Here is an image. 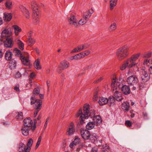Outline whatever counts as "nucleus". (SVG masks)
Masks as SVG:
<instances>
[{"instance_id":"nucleus-1","label":"nucleus","mask_w":152,"mask_h":152,"mask_svg":"<svg viewBox=\"0 0 152 152\" xmlns=\"http://www.w3.org/2000/svg\"><path fill=\"white\" fill-rule=\"evenodd\" d=\"M83 113L82 109H80L77 111L75 114L76 117H80L79 123L81 124L85 123V119H87L89 117H92L94 115L95 112L93 110H90L89 104H85L83 107Z\"/></svg>"},{"instance_id":"nucleus-2","label":"nucleus","mask_w":152,"mask_h":152,"mask_svg":"<svg viewBox=\"0 0 152 152\" xmlns=\"http://www.w3.org/2000/svg\"><path fill=\"white\" fill-rule=\"evenodd\" d=\"M129 48L126 46L121 47L117 49L116 55L117 58L121 61L126 58L129 55Z\"/></svg>"},{"instance_id":"nucleus-3","label":"nucleus","mask_w":152,"mask_h":152,"mask_svg":"<svg viewBox=\"0 0 152 152\" xmlns=\"http://www.w3.org/2000/svg\"><path fill=\"white\" fill-rule=\"evenodd\" d=\"M140 55V53L133 55L125 61L128 65V69L135 67H136V71H138L139 68L137 66L138 64L136 63V61Z\"/></svg>"},{"instance_id":"nucleus-4","label":"nucleus","mask_w":152,"mask_h":152,"mask_svg":"<svg viewBox=\"0 0 152 152\" xmlns=\"http://www.w3.org/2000/svg\"><path fill=\"white\" fill-rule=\"evenodd\" d=\"M31 8L33 10L32 18L33 22L35 24H38L39 20V12L38 11L37 5L35 1H32L31 3Z\"/></svg>"},{"instance_id":"nucleus-5","label":"nucleus","mask_w":152,"mask_h":152,"mask_svg":"<svg viewBox=\"0 0 152 152\" xmlns=\"http://www.w3.org/2000/svg\"><path fill=\"white\" fill-rule=\"evenodd\" d=\"M93 13V11L92 9L91 10H88L85 12L83 15L82 18L79 20L77 23V28L80 26V25H85L91 15Z\"/></svg>"},{"instance_id":"nucleus-6","label":"nucleus","mask_w":152,"mask_h":152,"mask_svg":"<svg viewBox=\"0 0 152 152\" xmlns=\"http://www.w3.org/2000/svg\"><path fill=\"white\" fill-rule=\"evenodd\" d=\"M69 66V63L66 60L61 62L60 65L57 69V72L59 73L61 72L62 71L65 69L67 68Z\"/></svg>"},{"instance_id":"nucleus-7","label":"nucleus","mask_w":152,"mask_h":152,"mask_svg":"<svg viewBox=\"0 0 152 152\" xmlns=\"http://www.w3.org/2000/svg\"><path fill=\"white\" fill-rule=\"evenodd\" d=\"M75 132V125L72 122H71L67 129L66 134L68 136H71Z\"/></svg>"},{"instance_id":"nucleus-8","label":"nucleus","mask_w":152,"mask_h":152,"mask_svg":"<svg viewBox=\"0 0 152 152\" xmlns=\"http://www.w3.org/2000/svg\"><path fill=\"white\" fill-rule=\"evenodd\" d=\"M20 11L24 16L27 19L30 18V13L28 10L24 6L20 5L19 7Z\"/></svg>"},{"instance_id":"nucleus-9","label":"nucleus","mask_w":152,"mask_h":152,"mask_svg":"<svg viewBox=\"0 0 152 152\" xmlns=\"http://www.w3.org/2000/svg\"><path fill=\"white\" fill-rule=\"evenodd\" d=\"M3 43L4 47L6 48L12 47L14 44L13 40L10 38H6L5 40H4Z\"/></svg>"},{"instance_id":"nucleus-10","label":"nucleus","mask_w":152,"mask_h":152,"mask_svg":"<svg viewBox=\"0 0 152 152\" xmlns=\"http://www.w3.org/2000/svg\"><path fill=\"white\" fill-rule=\"evenodd\" d=\"M88 47L89 45H87L86 44L80 45L72 50L71 53H72L80 51L84 49L88 48Z\"/></svg>"},{"instance_id":"nucleus-11","label":"nucleus","mask_w":152,"mask_h":152,"mask_svg":"<svg viewBox=\"0 0 152 152\" xmlns=\"http://www.w3.org/2000/svg\"><path fill=\"white\" fill-rule=\"evenodd\" d=\"M138 81L136 75H132L128 77L127 80V82L128 84L130 85H133L136 84Z\"/></svg>"},{"instance_id":"nucleus-12","label":"nucleus","mask_w":152,"mask_h":152,"mask_svg":"<svg viewBox=\"0 0 152 152\" xmlns=\"http://www.w3.org/2000/svg\"><path fill=\"white\" fill-rule=\"evenodd\" d=\"M80 134L84 140L88 139L91 136V134L88 130L83 129L81 130Z\"/></svg>"},{"instance_id":"nucleus-13","label":"nucleus","mask_w":152,"mask_h":152,"mask_svg":"<svg viewBox=\"0 0 152 152\" xmlns=\"http://www.w3.org/2000/svg\"><path fill=\"white\" fill-rule=\"evenodd\" d=\"M141 78L143 82H147L150 79V76L145 70H142L141 71Z\"/></svg>"},{"instance_id":"nucleus-14","label":"nucleus","mask_w":152,"mask_h":152,"mask_svg":"<svg viewBox=\"0 0 152 152\" xmlns=\"http://www.w3.org/2000/svg\"><path fill=\"white\" fill-rule=\"evenodd\" d=\"M31 105L34 104H35L34 107H38V105L40 104V106H42V101L40 99H37L35 97H31Z\"/></svg>"},{"instance_id":"nucleus-15","label":"nucleus","mask_w":152,"mask_h":152,"mask_svg":"<svg viewBox=\"0 0 152 152\" xmlns=\"http://www.w3.org/2000/svg\"><path fill=\"white\" fill-rule=\"evenodd\" d=\"M113 91V95L115 99L118 101H121L123 99L121 93L120 92H119L116 89L115 91H114V90Z\"/></svg>"},{"instance_id":"nucleus-16","label":"nucleus","mask_w":152,"mask_h":152,"mask_svg":"<svg viewBox=\"0 0 152 152\" xmlns=\"http://www.w3.org/2000/svg\"><path fill=\"white\" fill-rule=\"evenodd\" d=\"M68 21L71 25H73L75 27L77 28V20L75 16H71L69 19Z\"/></svg>"},{"instance_id":"nucleus-17","label":"nucleus","mask_w":152,"mask_h":152,"mask_svg":"<svg viewBox=\"0 0 152 152\" xmlns=\"http://www.w3.org/2000/svg\"><path fill=\"white\" fill-rule=\"evenodd\" d=\"M90 117L91 118L93 117V122L97 126L100 125L102 122V118L99 115L96 116L94 115L91 117Z\"/></svg>"},{"instance_id":"nucleus-18","label":"nucleus","mask_w":152,"mask_h":152,"mask_svg":"<svg viewBox=\"0 0 152 152\" xmlns=\"http://www.w3.org/2000/svg\"><path fill=\"white\" fill-rule=\"evenodd\" d=\"M12 34V32L10 28L5 29L1 33L2 37H5L6 38L10 37Z\"/></svg>"},{"instance_id":"nucleus-19","label":"nucleus","mask_w":152,"mask_h":152,"mask_svg":"<svg viewBox=\"0 0 152 152\" xmlns=\"http://www.w3.org/2000/svg\"><path fill=\"white\" fill-rule=\"evenodd\" d=\"M24 126L27 127H30L32 126L33 122L30 118H28L25 119L23 121Z\"/></svg>"},{"instance_id":"nucleus-20","label":"nucleus","mask_w":152,"mask_h":152,"mask_svg":"<svg viewBox=\"0 0 152 152\" xmlns=\"http://www.w3.org/2000/svg\"><path fill=\"white\" fill-rule=\"evenodd\" d=\"M12 28L14 29V33L16 36H18L22 30L21 28L17 25H13Z\"/></svg>"},{"instance_id":"nucleus-21","label":"nucleus","mask_w":152,"mask_h":152,"mask_svg":"<svg viewBox=\"0 0 152 152\" xmlns=\"http://www.w3.org/2000/svg\"><path fill=\"white\" fill-rule=\"evenodd\" d=\"M121 90L125 95H128L130 93V88L129 86L124 85L122 87Z\"/></svg>"},{"instance_id":"nucleus-22","label":"nucleus","mask_w":152,"mask_h":152,"mask_svg":"<svg viewBox=\"0 0 152 152\" xmlns=\"http://www.w3.org/2000/svg\"><path fill=\"white\" fill-rule=\"evenodd\" d=\"M11 14L8 13H4L3 14V19L5 21H9L12 18Z\"/></svg>"},{"instance_id":"nucleus-23","label":"nucleus","mask_w":152,"mask_h":152,"mask_svg":"<svg viewBox=\"0 0 152 152\" xmlns=\"http://www.w3.org/2000/svg\"><path fill=\"white\" fill-rule=\"evenodd\" d=\"M117 29V24L115 22L111 23L108 28V30L110 32L114 31Z\"/></svg>"},{"instance_id":"nucleus-24","label":"nucleus","mask_w":152,"mask_h":152,"mask_svg":"<svg viewBox=\"0 0 152 152\" xmlns=\"http://www.w3.org/2000/svg\"><path fill=\"white\" fill-rule=\"evenodd\" d=\"M26 145L22 142H20L18 146V150L20 152H25L26 150Z\"/></svg>"},{"instance_id":"nucleus-25","label":"nucleus","mask_w":152,"mask_h":152,"mask_svg":"<svg viewBox=\"0 0 152 152\" xmlns=\"http://www.w3.org/2000/svg\"><path fill=\"white\" fill-rule=\"evenodd\" d=\"M15 42L17 43L20 49L21 50L24 49V44L21 41L17 39L15 40Z\"/></svg>"},{"instance_id":"nucleus-26","label":"nucleus","mask_w":152,"mask_h":152,"mask_svg":"<svg viewBox=\"0 0 152 152\" xmlns=\"http://www.w3.org/2000/svg\"><path fill=\"white\" fill-rule=\"evenodd\" d=\"M98 102L100 105H102L107 103L108 100L107 98L102 97L100 99Z\"/></svg>"},{"instance_id":"nucleus-27","label":"nucleus","mask_w":152,"mask_h":152,"mask_svg":"<svg viewBox=\"0 0 152 152\" xmlns=\"http://www.w3.org/2000/svg\"><path fill=\"white\" fill-rule=\"evenodd\" d=\"M21 60L23 64L25 66H28L30 65V61L28 58H26L23 56L21 58Z\"/></svg>"},{"instance_id":"nucleus-28","label":"nucleus","mask_w":152,"mask_h":152,"mask_svg":"<svg viewBox=\"0 0 152 152\" xmlns=\"http://www.w3.org/2000/svg\"><path fill=\"white\" fill-rule=\"evenodd\" d=\"M91 140L93 142H97L99 137L95 133H93L91 134V136L90 137Z\"/></svg>"},{"instance_id":"nucleus-29","label":"nucleus","mask_w":152,"mask_h":152,"mask_svg":"<svg viewBox=\"0 0 152 152\" xmlns=\"http://www.w3.org/2000/svg\"><path fill=\"white\" fill-rule=\"evenodd\" d=\"M101 147V148L102 149V152H108L110 150V148L109 146H107L106 144L105 145H99Z\"/></svg>"},{"instance_id":"nucleus-30","label":"nucleus","mask_w":152,"mask_h":152,"mask_svg":"<svg viewBox=\"0 0 152 152\" xmlns=\"http://www.w3.org/2000/svg\"><path fill=\"white\" fill-rule=\"evenodd\" d=\"M117 1L118 0H110V10H112L114 7L116 5Z\"/></svg>"},{"instance_id":"nucleus-31","label":"nucleus","mask_w":152,"mask_h":152,"mask_svg":"<svg viewBox=\"0 0 152 152\" xmlns=\"http://www.w3.org/2000/svg\"><path fill=\"white\" fill-rule=\"evenodd\" d=\"M12 53L9 51H7L6 52L5 57V58L7 60L10 61L12 59Z\"/></svg>"},{"instance_id":"nucleus-32","label":"nucleus","mask_w":152,"mask_h":152,"mask_svg":"<svg viewBox=\"0 0 152 152\" xmlns=\"http://www.w3.org/2000/svg\"><path fill=\"white\" fill-rule=\"evenodd\" d=\"M34 67L37 69H41V65L40 64V61L38 59H37L34 63Z\"/></svg>"},{"instance_id":"nucleus-33","label":"nucleus","mask_w":152,"mask_h":152,"mask_svg":"<svg viewBox=\"0 0 152 152\" xmlns=\"http://www.w3.org/2000/svg\"><path fill=\"white\" fill-rule=\"evenodd\" d=\"M16 65V61L12 59L10 60L9 63V65L10 68L11 69H13L15 68Z\"/></svg>"},{"instance_id":"nucleus-34","label":"nucleus","mask_w":152,"mask_h":152,"mask_svg":"<svg viewBox=\"0 0 152 152\" xmlns=\"http://www.w3.org/2000/svg\"><path fill=\"white\" fill-rule=\"evenodd\" d=\"M28 130V127L25 126L23 127L21 129L22 132L23 134L25 136H27L29 134Z\"/></svg>"},{"instance_id":"nucleus-35","label":"nucleus","mask_w":152,"mask_h":152,"mask_svg":"<svg viewBox=\"0 0 152 152\" xmlns=\"http://www.w3.org/2000/svg\"><path fill=\"white\" fill-rule=\"evenodd\" d=\"M95 125L93 121L90 122L87 124L86 126V127L87 129L91 130L94 127Z\"/></svg>"},{"instance_id":"nucleus-36","label":"nucleus","mask_w":152,"mask_h":152,"mask_svg":"<svg viewBox=\"0 0 152 152\" xmlns=\"http://www.w3.org/2000/svg\"><path fill=\"white\" fill-rule=\"evenodd\" d=\"M118 80H117L116 77V76L114 75L113 76V78L112 79V83H111V86L112 87L115 86V83H116V85H118Z\"/></svg>"},{"instance_id":"nucleus-37","label":"nucleus","mask_w":152,"mask_h":152,"mask_svg":"<svg viewBox=\"0 0 152 152\" xmlns=\"http://www.w3.org/2000/svg\"><path fill=\"white\" fill-rule=\"evenodd\" d=\"M152 53L151 52H145L142 54L141 56L142 58H148L151 57Z\"/></svg>"},{"instance_id":"nucleus-38","label":"nucleus","mask_w":152,"mask_h":152,"mask_svg":"<svg viewBox=\"0 0 152 152\" xmlns=\"http://www.w3.org/2000/svg\"><path fill=\"white\" fill-rule=\"evenodd\" d=\"M5 6L7 9H11L12 7V2L9 0H7L5 3Z\"/></svg>"},{"instance_id":"nucleus-39","label":"nucleus","mask_w":152,"mask_h":152,"mask_svg":"<svg viewBox=\"0 0 152 152\" xmlns=\"http://www.w3.org/2000/svg\"><path fill=\"white\" fill-rule=\"evenodd\" d=\"M143 64L144 65H148L149 66V65H152V59H145L144 60Z\"/></svg>"},{"instance_id":"nucleus-40","label":"nucleus","mask_w":152,"mask_h":152,"mask_svg":"<svg viewBox=\"0 0 152 152\" xmlns=\"http://www.w3.org/2000/svg\"><path fill=\"white\" fill-rule=\"evenodd\" d=\"M42 107V106H40V105H38V107H35L34 108L35 109V110L34 113V117H35L37 115L38 112L41 109Z\"/></svg>"},{"instance_id":"nucleus-41","label":"nucleus","mask_w":152,"mask_h":152,"mask_svg":"<svg viewBox=\"0 0 152 152\" xmlns=\"http://www.w3.org/2000/svg\"><path fill=\"white\" fill-rule=\"evenodd\" d=\"M14 52L17 56L20 57V58L23 56L20 51L17 48H15L14 49Z\"/></svg>"},{"instance_id":"nucleus-42","label":"nucleus","mask_w":152,"mask_h":152,"mask_svg":"<svg viewBox=\"0 0 152 152\" xmlns=\"http://www.w3.org/2000/svg\"><path fill=\"white\" fill-rule=\"evenodd\" d=\"M122 108L126 111H128L129 110V105L125 102H123L122 104Z\"/></svg>"},{"instance_id":"nucleus-43","label":"nucleus","mask_w":152,"mask_h":152,"mask_svg":"<svg viewBox=\"0 0 152 152\" xmlns=\"http://www.w3.org/2000/svg\"><path fill=\"white\" fill-rule=\"evenodd\" d=\"M31 31L30 32V36L29 37L28 41L30 43V45L32 46L34 43L35 42V41L34 39L32 38L31 37Z\"/></svg>"},{"instance_id":"nucleus-44","label":"nucleus","mask_w":152,"mask_h":152,"mask_svg":"<svg viewBox=\"0 0 152 152\" xmlns=\"http://www.w3.org/2000/svg\"><path fill=\"white\" fill-rule=\"evenodd\" d=\"M81 58V57H80L79 56V55L78 54L77 55L71 57L70 58V59L71 60H73L74 59L75 60H77L78 59H80Z\"/></svg>"},{"instance_id":"nucleus-45","label":"nucleus","mask_w":152,"mask_h":152,"mask_svg":"<svg viewBox=\"0 0 152 152\" xmlns=\"http://www.w3.org/2000/svg\"><path fill=\"white\" fill-rule=\"evenodd\" d=\"M126 68H128V65L126 64L125 61H124V64L121 66L120 69L122 70H124Z\"/></svg>"},{"instance_id":"nucleus-46","label":"nucleus","mask_w":152,"mask_h":152,"mask_svg":"<svg viewBox=\"0 0 152 152\" xmlns=\"http://www.w3.org/2000/svg\"><path fill=\"white\" fill-rule=\"evenodd\" d=\"M16 117L17 119H23V113L22 112L18 113Z\"/></svg>"},{"instance_id":"nucleus-47","label":"nucleus","mask_w":152,"mask_h":152,"mask_svg":"<svg viewBox=\"0 0 152 152\" xmlns=\"http://www.w3.org/2000/svg\"><path fill=\"white\" fill-rule=\"evenodd\" d=\"M33 94H34L37 95L39 94V89L38 88H35L33 92Z\"/></svg>"},{"instance_id":"nucleus-48","label":"nucleus","mask_w":152,"mask_h":152,"mask_svg":"<svg viewBox=\"0 0 152 152\" xmlns=\"http://www.w3.org/2000/svg\"><path fill=\"white\" fill-rule=\"evenodd\" d=\"M98 97V92L96 91L94 94V97L93 98V100L94 101H96L97 100Z\"/></svg>"},{"instance_id":"nucleus-49","label":"nucleus","mask_w":152,"mask_h":152,"mask_svg":"<svg viewBox=\"0 0 152 152\" xmlns=\"http://www.w3.org/2000/svg\"><path fill=\"white\" fill-rule=\"evenodd\" d=\"M80 141V138H75L74 140V141H73L74 143L75 144V145H77V144L79 143Z\"/></svg>"},{"instance_id":"nucleus-50","label":"nucleus","mask_w":152,"mask_h":152,"mask_svg":"<svg viewBox=\"0 0 152 152\" xmlns=\"http://www.w3.org/2000/svg\"><path fill=\"white\" fill-rule=\"evenodd\" d=\"M125 125L128 126L130 127L132 126V122L129 120H127L125 121Z\"/></svg>"},{"instance_id":"nucleus-51","label":"nucleus","mask_w":152,"mask_h":152,"mask_svg":"<svg viewBox=\"0 0 152 152\" xmlns=\"http://www.w3.org/2000/svg\"><path fill=\"white\" fill-rule=\"evenodd\" d=\"M115 99L114 96L112 97H110L108 99V102H110V103H113L115 101Z\"/></svg>"},{"instance_id":"nucleus-52","label":"nucleus","mask_w":152,"mask_h":152,"mask_svg":"<svg viewBox=\"0 0 152 152\" xmlns=\"http://www.w3.org/2000/svg\"><path fill=\"white\" fill-rule=\"evenodd\" d=\"M103 79V77H101L100 78H98V79H97V80H94V81L93 83H98L99 82H100Z\"/></svg>"},{"instance_id":"nucleus-53","label":"nucleus","mask_w":152,"mask_h":152,"mask_svg":"<svg viewBox=\"0 0 152 152\" xmlns=\"http://www.w3.org/2000/svg\"><path fill=\"white\" fill-rule=\"evenodd\" d=\"M50 119V118L49 117H48L46 118V121L45 124L44 126V129H45L46 128V127H47L48 124V121Z\"/></svg>"},{"instance_id":"nucleus-54","label":"nucleus","mask_w":152,"mask_h":152,"mask_svg":"<svg viewBox=\"0 0 152 152\" xmlns=\"http://www.w3.org/2000/svg\"><path fill=\"white\" fill-rule=\"evenodd\" d=\"M15 76L16 78H20L21 76V74L19 72H17L16 73Z\"/></svg>"},{"instance_id":"nucleus-55","label":"nucleus","mask_w":152,"mask_h":152,"mask_svg":"<svg viewBox=\"0 0 152 152\" xmlns=\"http://www.w3.org/2000/svg\"><path fill=\"white\" fill-rule=\"evenodd\" d=\"M22 71L24 72L22 74L24 76H27L28 74L27 71L24 68L21 70Z\"/></svg>"},{"instance_id":"nucleus-56","label":"nucleus","mask_w":152,"mask_h":152,"mask_svg":"<svg viewBox=\"0 0 152 152\" xmlns=\"http://www.w3.org/2000/svg\"><path fill=\"white\" fill-rule=\"evenodd\" d=\"M76 145H75V143H74L73 142H72L70 144L69 146L72 149H74L75 148V147Z\"/></svg>"},{"instance_id":"nucleus-57","label":"nucleus","mask_w":152,"mask_h":152,"mask_svg":"<svg viewBox=\"0 0 152 152\" xmlns=\"http://www.w3.org/2000/svg\"><path fill=\"white\" fill-rule=\"evenodd\" d=\"M98 149L96 147H94L93 148L91 151V152H97Z\"/></svg>"},{"instance_id":"nucleus-58","label":"nucleus","mask_w":152,"mask_h":152,"mask_svg":"<svg viewBox=\"0 0 152 152\" xmlns=\"http://www.w3.org/2000/svg\"><path fill=\"white\" fill-rule=\"evenodd\" d=\"M19 87V85H16V86L14 87V89L16 91L18 92L20 91Z\"/></svg>"},{"instance_id":"nucleus-59","label":"nucleus","mask_w":152,"mask_h":152,"mask_svg":"<svg viewBox=\"0 0 152 152\" xmlns=\"http://www.w3.org/2000/svg\"><path fill=\"white\" fill-rule=\"evenodd\" d=\"M84 56H87L89 55L91 52L89 50H87L84 51Z\"/></svg>"},{"instance_id":"nucleus-60","label":"nucleus","mask_w":152,"mask_h":152,"mask_svg":"<svg viewBox=\"0 0 152 152\" xmlns=\"http://www.w3.org/2000/svg\"><path fill=\"white\" fill-rule=\"evenodd\" d=\"M79 55V56L81 57V58L84 57L85 56H84V52H82L79 53L78 54Z\"/></svg>"},{"instance_id":"nucleus-61","label":"nucleus","mask_w":152,"mask_h":152,"mask_svg":"<svg viewBox=\"0 0 152 152\" xmlns=\"http://www.w3.org/2000/svg\"><path fill=\"white\" fill-rule=\"evenodd\" d=\"M29 76L31 78H33L35 76L34 73V72L31 73H30Z\"/></svg>"},{"instance_id":"nucleus-62","label":"nucleus","mask_w":152,"mask_h":152,"mask_svg":"<svg viewBox=\"0 0 152 152\" xmlns=\"http://www.w3.org/2000/svg\"><path fill=\"white\" fill-rule=\"evenodd\" d=\"M3 53L2 52V50L1 49H0V58H1L3 55Z\"/></svg>"},{"instance_id":"nucleus-63","label":"nucleus","mask_w":152,"mask_h":152,"mask_svg":"<svg viewBox=\"0 0 152 152\" xmlns=\"http://www.w3.org/2000/svg\"><path fill=\"white\" fill-rule=\"evenodd\" d=\"M31 130L32 131H34L35 129L36 128V125H34L33 126H31Z\"/></svg>"},{"instance_id":"nucleus-64","label":"nucleus","mask_w":152,"mask_h":152,"mask_svg":"<svg viewBox=\"0 0 152 152\" xmlns=\"http://www.w3.org/2000/svg\"><path fill=\"white\" fill-rule=\"evenodd\" d=\"M149 71L151 74H152V66H151L149 69Z\"/></svg>"}]
</instances>
